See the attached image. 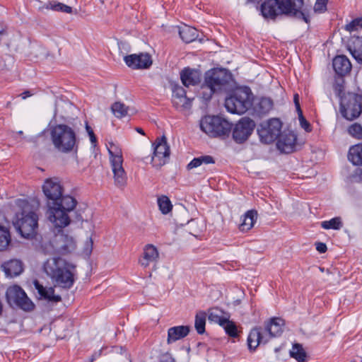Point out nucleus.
<instances>
[{"label":"nucleus","instance_id":"obj_48","mask_svg":"<svg viewBox=\"0 0 362 362\" xmlns=\"http://www.w3.org/2000/svg\"><path fill=\"white\" fill-rule=\"evenodd\" d=\"M315 245H316V250L320 253H324L327 251V245L325 243L318 242V243H315Z\"/></svg>","mask_w":362,"mask_h":362},{"label":"nucleus","instance_id":"obj_16","mask_svg":"<svg viewBox=\"0 0 362 362\" xmlns=\"http://www.w3.org/2000/svg\"><path fill=\"white\" fill-rule=\"evenodd\" d=\"M124 60L129 67L134 69H148L152 64L151 57L146 53L127 55Z\"/></svg>","mask_w":362,"mask_h":362},{"label":"nucleus","instance_id":"obj_2","mask_svg":"<svg viewBox=\"0 0 362 362\" xmlns=\"http://www.w3.org/2000/svg\"><path fill=\"white\" fill-rule=\"evenodd\" d=\"M261 12L265 18L285 15L310 23V10L304 6L303 0H266L261 6Z\"/></svg>","mask_w":362,"mask_h":362},{"label":"nucleus","instance_id":"obj_13","mask_svg":"<svg viewBox=\"0 0 362 362\" xmlns=\"http://www.w3.org/2000/svg\"><path fill=\"white\" fill-rule=\"evenodd\" d=\"M255 127V122L248 117H243L235 124L233 129V139L238 144H243L248 139Z\"/></svg>","mask_w":362,"mask_h":362},{"label":"nucleus","instance_id":"obj_41","mask_svg":"<svg viewBox=\"0 0 362 362\" xmlns=\"http://www.w3.org/2000/svg\"><path fill=\"white\" fill-rule=\"evenodd\" d=\"M273 107V103L271 99L268 98H263L259 103V111L262 114L269 112Z\"/></svg>","mask_w":362,"mask_h":362},{"label":"nucleus","instance_id":"obj_10","mask_svg":"<svg viewBox=\"0 0 362 362\" xmlns=\"http://www.w3.org/2000/svg\"><path fill=\"white\" fill-rule=\"evenodd\" d=\"M341 113L348 120L357 118L362 112V96L349 93L344 96H341Z\"/></svg>","mask_w":362,"mask_h":362},{"label":"nucleus","instance_id":"obj_6","mask_svg":"<svg viewBox=\"0 0 362 362\" xmlns=\"http://www.w3.org/2000/svg\"><path fill=\"white\" fill-rule=\"evenodd\" d=\"M231 78L230 73L225 69H214L207 71L202 87L203 98L208 100L214 93L222 90Z\"/></svg>","mask_w":362,"mask_h":362},{"label":"nucleus","instance_id":"obj_17","mask_svg":"<svg viewBox=\"0 0 362 362\" xmlns=\"http://www.w3.org/2000/svg\"><path fill=\"white\" fill-rule=\"evenodd\" d=\"M296 139V135L293 132L284 131L278 139L277 148L285 153H291L295 150Z\"/></svg>","mask_w":362,"mask_h":362},{"label":"nucleus","instance_id":"obj_32","mask_svg":"<svg viewBox=\"0 0 362 362\" xmlns=\"http://www.w3.org/2000/svg\"><path fill=\"white\" fill-rule=\"evenodd\" d=\"M214 159L212 156L206 155L194 158L188 165L187 169L191 170L200 166L202 164L214 163Z\"/></svg>","mask_w":362,"mask_h":362},{"label":"nucleus","instance_id":"obj_22","mask_svg":"<svg viewBox=\"0 0 362 362\" xmlns=\"http://www.w3.org/2000/svg\"><path fill=\"white\" fill-rule=\"evenodd\" d=\"M284 325V320L279 317H274L271 320V322L267 325L264 330L265 334L267 335L269 339L271 337H279L283 332V326Z\"/></svg>","mask_w":362,"mask_h":362},{"label":"nucleus","instance_id":"obj_24","mask_svg":"<svg viewBox=\"0 0 362 362\" xmlns=\"http://www.w3.org/2000/svg\"><path fill=\"white\" fill-rule=\"evenodd\" d=\"M181 81L186 87L194 86L200 82L199 73L194 69L185 68L180 74Z\"/></svg>","mask_w":362,"mask_h":362},{"label":"nucleus","instance_id":"obj_5","mask_svg":"<svg viewBox=\"0 0 362 362\" xmlns=\"http://www.w3.org/2000/svg\"><path fill=\"white\" fill-rule=\"evenodd\" d=\"M50 137L55 149L69 153L77 148L75 131L66 124H57L50 129Z\"/></svg>","mask_w":362,"mask_h":362},{"label":"nucleus","instance_id":"obj_31","mask_svg":"<svg viewBox=\"0 0 362 362\" xmlns=\"http://www.w3.org/2000/svg\"><path fill=\"white\" fill-rule=\"evenodd\" d=\"M111 110L114 115L117 118H122L133 113V109L126 106L120 102H115L112 104Z\"/></svg>","mask_w":362,"mask_h":362},{"label":"nucleus","instance_id":"obj_53","mask_svg":"<svg viewBox=\"0 0 362 362\" xmlns=\"http://www.w3.org/2000/svg\"><path fill=\"white\" fill-rule=\"evenodd\" d=\"M4 31V26L2 24H0V34H2Z\"/></svg>","mask_w":362,"mask_h":362},{"label":"nucleus","instance_id":"obj_49","mask_svg":"<svg viewBox=\"0 0 362 362\" xmlns=\"http://www.w3.org/2000/svg\"><path fill=\"white\" fill-rule=\"evenodd\" d=\"M86 245H87V247L86 248V252L87 254L90 253L92 251V247H93V241H92L91 238H90L88 240H87Z\"/></svg>","mask_w":362,"mask_h":362},{"label":"nucleus","instance_id":"obj_12","mask_svg":"<svg viewBox=\"0 0 362 362\" xmlns=\"http://www.w3.org/2000/svg\"><path fill=\"white\" fill-rule=\"evenodd\" d=\"M281 122L279 119L273 118L262 122L257 129L260 141L264 144H271L280 136Z\"/></svg>","mask_w":362,"mask_h":362},{"label":"nucleus","instance_id":"obj_4","mask_svg":"<svg viewBox=\"0 0 362 362\" xmlns=\"http://www.w3.org/2000/svg\"><path fill=\"white\" fill-rule=\"evenodd\" d=\"M18 205L22 209V211L16 214L13 221V226L22 237L31 239L37 234L38 216L30 210V206L27 201L19 200Z\"/></svg>","mask_w":362,"mask_h":362},{"label":"nucleus","instance_id":"obj_35","mask_svg":"<svg viewBox=\"0 0 362 362\" xmlns=\"http://www.w3.org/2000/svg\"><path fill=\"white\" fill-rule=\"evenodd\" d=\"M45 8L47 9L50 8L53 11H61V12L66 13H73V9L71 6H67L64 4L56 2V1L49 2L48 4H46Z\"/></svg>","mask_w":362,"mask_h":362},{"label":"nucleus","instance_id":"obj_7","mask_svg":"<svg viewBox=\"0 0 362 362\" xmlns=\"http://www.w3.org/2000/svg\"><path fill=\"white\" fill-rule=\"evenodd\" d=\"M252 93L247 87L238 88L225 100V107L231 113L242 115L251 106Z\"/></svg>","mask_w":362,"mask_h":362},{"label":"nucleus","instance_id":"obj_33","mask_svg":"<svg viewBox=\"0 0 362 362\" xmlns=\"http://www.w3.org/2000/svg\"><path fill=\"white\" fill-rule=\"evenodd\" d=\"M290 355L298 362H306V353L300 344H295L290 351Z\"/></svg>","mask_w":362,"mask_h":362},{"label":"nucleus","instance_id":"obj_34","mask_svg":"<svg viewBox=\"0 0 362 362\" xmlns=\"http://www.w3.org/2000/svg\"><path fill=\"white\" fill-rule=\"evenodd\" d=\"M206 317V314L203 311L197 313L195 316L194 327L199 334L205 332Z\"/></svg>","mask_w":362,"mask_h":362},{"label":"nucleus","instance_id":"obj_40","mask_svg":"<svg viewBox=\"0 0 362 362\" xmlns=\"http://www.w3.org/2000/svg\"><path fill=\"white\" fill-rule=\"evenodd\" d=\"M221 327H223L226 334L231 337H236L238 335V329L235 324L229 320V318L226 320V322L224 323Z\"/></svg>","mask_w":362,"mask_h":362},{"label":"nucleus","instance_id":"obj_3","mask_svg":"<svg viewBox=\"0 0 362 362\" xmlns=\"http://www.w3.org/2000/svg\"><path fill=\"white\" fill-rule=\"evenodd\" d=\"M71 267L64 259L52 257L44 264V271L55 286L70 288L74 283V274Z\"/></svg>","mask_w":362,"mask_h":362},{"label":"nucleus","instance_id":"obj_23","mask_svg":"<svg viewBox=\"0 0 362 362\" xmlns=\"http://www.w3.org/2000/svg\"><path fill=\"white\" fill-rule=\"evenodd\" d=\"M190 328L189 326H175L170 327L168 331V344L173 343L185 337L189 332Z\"/></svg>","mask_w":362,"mask_h":362},{"label":"nucleus","instance_id":"obj_19","mask_svg":"<svg viewBox=\"0 0 362 362\" xmlns=\"http://www.w3.org/2000/svg\"><path fill=\"white\" fill-rule=\"evenodd\" d=\"M159 257V253L157 248L151 244L146 245L144 248L142 256L139 259V264L146 268L151 264L156 263Z\"/></svg>","mask_w":362,"mask_h":362},{"label":"nucleus","instance_id":"obj_29","mask_svg":"<svg viewBox=\"0 0 362 362\" xmlns=\"http://www.w3.org/2000/svg\"><path fill=\"white\" fill-rule=\"evenodd\" d=\"M179 35L184 42L189 43L197 38L198 31L193 27L185 25L179 28Z\"/></svg>","mask_w":362,"mask_h":362},{"label":"nucleus","instance_id":"obj_20","mask_svg":"<svg viewBox=\"0 0 362 362\" xmlns=\"http://www.w3.org/2000/svg\"><path fill=\"white\" fill-rule=\"evenodd\" d=\"M1 268L7 277H16L23 271V262L16 259H10L1 264Z\"/></svg>","mask_w":362,"mask_h":362},{"label":"nucleus","instance_id":"obj_9","mask_svg":"<svg viewBox=\"0 0 362 362\" xmlns=\"http://www.w3.org/2000/svg\"><path fill=\"white\" fill-rule=\"evenodd\" d=\"M112 170L114 175L115 184L118 187H124L127 185V176L123 168L122 152L119 147L113 143L107 146Z\"/></svg>","mask_w":362,"mask_h":362},{"label":"nucleus","instance_id":"obj_11","mask_svg":"<svg viewBox=\"0 0 362 362\" xmlns=\"http://www.w3.org/2000/svg\"><path fill=\"white\" fill-rule=\"evenodd\" d=\"M6 297L8 303L11 307L16 306L25 311H30L34 307L33 303L28 298L25 291L17 285L7 288Z\"/></svg>","mask_w":362,"mask_h":362},{"label":"nucleus","instance_id":"obj_8","mask_svg":"<svg viewBox=\"0 0 362 362\" xmlns=\"http://www.w3.org/2000/svg\"><path fill=\"white\" fill-rule=\"evenodd\" d=\"M201 129L211 137L228 135L232 124L218 116H205L200 121Z\"/></svg>","mask_w":362,"mask_h":362},{"label":"nucleus","instance_id":"obj_46","mask_svg":"<svg viewBox=\"0 0 362 362\" xmlns=\"http://www.w3.org/2000/svg\"><path fill=\"white\" fill-rule=\"evenodd\" d=\"M186 96V92L181 86H176L173 89V98L174 97H185Z\"/></svg>","mask_w":362,"mask_h":362},{"label":"nucleus","instance_id":"obj_50","mask_svg":"<svg viewBox=\"0 0 362 362\" xmlns=\"http://www.w3.org/2000/svg\"><path fill=\"white\" fill-rule=\"evenodd\" d=\"M294 103L296 104L297 111L299 113L300 110H300V105H299V103H298V94H296L294 95Z\"/></svg>","mask_w":362,"mask_h":362},{"label":"nucleus","instance_id":"obj_52","mask_svg":"<svg viewBox=\"0 0 362 362\" xmlns=\"http://www.w3.org/2000/svg\"><path fill=\"white\" fill-rule=\"evenodd\" d=\"M136 130L137 132H139V134H141L142 135L145 134L144 130L141 128L137 127V128H136Z\"/></svg>","mask_w":362,"mask_h":362},{"label":"nucleus","instance_id":"obj_42","mask_svg":"<svg viewBox=\"0 0 362 362\" xmlns=\"http://www.w3.org/2000/svg\"><path fill=\"white\" fill-rule=\"evenodd\" d=\"M349 134L357 139H362V126L358 123L351 124L348 129Z\"/></svg>","mask_w":362,"mask_h":362},{"label":"nucleus","instance_id":"obj_45","mask_svg":"<svg viewBox=\"0 0 362 362\" xmlns=\"http://www.w3.org/2000/svg\"><path fill=\"white\" fill-rule=\"evenodd\" d=\"M298 117L301 127L304 129L307 132H311L310 124L303 117L301 110H300V112L298 113Z\"/></svg>","mask_w":362,"mask_h":362},{"label":"nucleus","instance_id":"obj_27","mask_svg":"<svg viewBox=\"0 0 362 362\" xmlns=\"http://www.w3.org/2000/svg\"><path fill=\"white\" fill-rule=\"evenodd\" d=\"M257 218V212L255 210L247 211L243 217L242 223L240 224V230L243 232L250 230L254 226Z\"/></svg>","mask_w":362,"mask_h":362},{"label":"nucleus","instance_id":"obj_21","mask_svg":"<svg viewBox=\"0 0 362 362\" xmlns=\"http://www.w3.org/2000/svg\"><path fill=\"white\" fill-rule=\"evenodd\" d=\"M335 72L339 76H344L351 69L349 59L344 55H339L334 58L332 62Z\"/></svg>","mask_w":362,"mask_h":362},{"label":"nucleus","instance_id":"obj_51","mask_svg":"<svg viewBox=\"0 0 362 362\" xmlns=\"http://www.w3.org/2000/svg\"><path fill=\"white\" fill-rule=\"evenodd\" d=\"M33 95V93H31L30 90H25L21 94V96L22 97L23 99H25L28 97H30Z\"/></svg>","mask_w":362,"mask_h":362},{"label":"nucleus","instance_id":"obj_1","mask_svg":"<svg viewBox=\"0 0 362 362\" xmlns=\"http://www.w3.org/2000/svg\"><path fill=\"white\" fill-rule=\"evenodd\" d=\"M42 191L47 200V216L56 228H62L70 223L68 212L74 209L76 200L69 195H63V186L57 177L47 179Z\"/></svg>","mask_w":362,"mask_h":362},{"label":"nucleus","instance_id":"obj_18","mask_svg":"<svg viewBox=\"0 0 362 362\" xmlns=\"http://www.w3.org/2000/svg\"><path fill=\"white\" fill-rule=\"evenodd\" d=\"M269 337L262 331L261 327H255L252 329L247 337V344L250 350H255L257 346L262 344H265L268 342Z\"/></svg>","mask_w":362,"mask_h":362},{"label":"nucleus","instance_id":"obj_30","mask_svg":"<svg viewBox=\"0 0 362 362\" xmlns=\"http://www.w3.org/2000/svg\"><path fill=\"white\" fill-rule=\"evenodd\" d=\"M348 158L355 165H362V143L350 147Z\"/></svg>","mask_w":362,"mask_h":362},{"label":"nucleus","instance_id":"obj_37","mask_svg":"<svg viewBox=\"0 0 362 362\" xmlns=\"http://www.w3.org/2000/svg\"><path fill=\"white\" fill-rule=\"evenodd\" d=\"M173 105L180 110H187L191 107V100L187 96L174 97L173 98Z\"/></svg>","mask_w":362,"mask_h":362},{"label":"nucleus","instance_id":"obj_14","mask_svg":"<svg viewBox=\"0 0 362 362\" xmlns=\"http://www.w3.org/2000/svg\"><path fill=\"white\" fill-rule=\"evenodd\" d=\"M153 146L152 164L156 167H161L167 163L170 156V148L167 144L165 136L158 138Z\"/></svg>","mask_w":362,"mask_h":362},{"label":"nucleus","instance_id":"obj_15","mask_svg":"<svg viewBox=\"0 0 362 362\" xmlns=\"http://www.w3.org/2000/svg\"><path fill=\"white\" fill-rule=\"evenodd\" d=\"M52 244L55 252L62 255L71 252L76 248L74 238L63 233L55 235Z\"/></svg>","mask_w":362,"mask_h":362},{"label":"nucleus","instance_id":"obj_47","mask_svg":"<svg viewBox=\"0 0 362 362\" xmlns=\"http://www.w3.org/2000/svg\"><path fill=\"white\" fill-rule=\"evenodd\" d=\"M86 131L90 136V140L91 141V143L95 144L96 142V137L94 134L93 129L88 124H86Z\"/></svg>","mask_w":362,"mask_h":362},{"label":"nucleus","instance_id":"obj_26","mask_svg":"<svg viewBox=\"0 0 362 362\" xmlns=\"http://www.w3.org/2000/svg\"><path fill=\"white\" fill-rule=\"evenodd\" d=\"M348 49L352 57L362 64V37H354L348 45Z\"/></svg>","mask_w":362,"mask_h":362},{"label":"nucleus","instance_id":"obj_55","mask_svg":"<svg viewBox=\"0 0 362 362\" xmlns=\"http://www.w3.org/2000/svg\"><path fill=\"white\" fill-rule=\"evenodd\" d=\"M18 133H19V134H23V132H22V131H20Z\"/></svg>","mask_w":362,"mask_h":362},{"label":"nucleus","instance_id":"obj_25","mask_svg":"<svg viewBox=\"0 0 362 362\" xmlns=\"http://www.w3.org/2000/svg\"><path fill=\"white\" fill-rule=\"evenodd\" d=\"M34 286L40 297L52 302H59L62 298L59 295L54 294V289L52 287H44L37 281H34Z\"/></svg>","mask_w":362,"mask_h":362},{"label":"nucleus","instance_id":"obj_44","mask_svg":"<svg viewBox=\"0 0 362 362\" xmlns=\"http://www.w3.org/2000/svg\"><path fill=\"white\" fill-rule=\"evenodd\" d=\"M327 0H316L314 11L317 13H323L327 10Z\"/></svg>","mask_w":362,"mask_h":362},{"label":"nucleus","instance_id":"obj_28","mask_svg":"<svg viewBox=\"0 0 362 362\" xmlns=\"http://www.w3.org/2000/svg\"><path fill=\"white\" fill-rule=\"evenodd\" d=\"M230 318L229 315L225 313L222 310L217 308H211L208 311V319L210 322L218 323L222 326Z\"/></svg>","mask_w":362,"mask_h":362},{"label":"nucleus","instance_id":"obj_43","mask_svg":"<svg viewBox=\"0 0 362 362\" xmlns=\"http://www.w3.org/2000/svg\"><path fill=\"white\" fill-rule=\"evenodd\" d=\"M362 28V17L354 19L351 23L346 25V30L351 32L358 30Z\"/></svg>","mask_w":362,"mask_h":362},{"label":"nucleus","instance_id":"obj_36","mask_svg":"<svg viewBox=\"0 0 362 362\" xmlns=\"http://www.w3.org/2000/svg\"><path fill=\"white\" fill-rule=\"evenodd\" d=\"M11 242V236L8 230L0 226V251L5 250Z\"/></svg>","mask_w":362,"mask_h":362},{"label":"nucleus","instance_id":"obj_39","mask_svg":"<svg viewBox=\"0 0 362 362\" xmlns=\"http://www.w3.org/2000/svg\"><path fill=\"white\" fill-rule=\"evenodd\" d=\"M158 204L160 210L163 214H168L173 208L170 200L166 196H161L158 199Z\"/></svg>","mask_w":362,"mask_h":362},{"label":"nucleus","instance_id":"obj_38","mask_svg":"<svg viewBox=\"0 0 362 362\" xmlns=\"http://www.w3.org/2000/svg\"><path fill=\"white\" fill-rule=\"evenodd\" d=\"M343 224L339 217H335L329 221H325L321 223V226L324 229L339 230L342 227Z\"/></svg>","mask_w":362,"mask_h":362},{"label":"nucleus","instance_id":"obj_54","mask_svg":"<svg viewBox=\"0 0 362 362\" xmlns=\"http://www.w3.org/2000/svg\"><path fill=\"white\" fill-rule=\"evenodd\" d=\"M248 1L255 2V1H259L260 0H247Z\"/></svg>","mask_w":362,"mask_h":362}]
</instances>
